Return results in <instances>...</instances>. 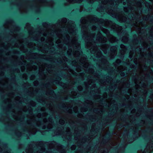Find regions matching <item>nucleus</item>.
<instances>
[{
  "label": "nucleus",
  "mask_w": 153,
  "mask_h": 153,
  "mask_svg": "<svg viewBox=\"0 0 153 153\" xmlns=\"http://www.w3.org/2000/svg\"><path fill=\"white\" fill-rule=\"evenodd\" d=\"M57 36L59 39L56 41V43H59L62 41L64 44L68 45L69 49L67 53L69 55L71 54L72 51L71 49H70V47L75 46L76 48L78 50L80 48L79 44L77 42V39L75 36L73 37L71 42L69 43L70 37L68 35H66L63 36L62 34H57Z\"/></svg>",
  "instance_id": "obj_1"
},
{
  "label": "nucleus",
  "mask_w": 153,
  "mask_h": 153,
  "mask_svg": "<svg viewBox=\"0 0 153 153\" xmlns=\"http://www.w3.org/2000/svg\"><path fill=\"white\" fill-rule=\"evenodd\" d=\"M84 27L82 26V31L83 33L84 38L85 40V45L87 48H90L92 53H96L95 47V42L93 41L94 37L95 32L91 34L88 33L84 30Z\"/></svg>",
  "instance_id": "obj_2"
},
{
  "label": "nucleus",
  "mask_w": 153,
  "mask_h": 153,
  "mask_svg": "<svg viewBox=\"0 0 153 153\" xmlns=\"http://www.w3.org/2000/svg\"><path fill=\"white\" fill-rule=\"evenodd\" d=\"M81 23L82 24L88 23L89 22L90 23L94 24L95 22V18L93 16L89 15L86 17H83L81 19Z\"/></svg>",
  "instance_id": "obj_3"
},
{
  "label": "nucleus",
  "mask_w": 153,
  "mask_h": 153,
  "mask_svg": "<svg viewBox=\"0 0 153 153\" xmlns=\"http://www.w3.org/2000/svg\"><path fill=\"white\" fill-rule=\"evenodd\" d=\"M66 28L70 34L73 35H75L76 33V29L75 28V25L74 22L73 21H70L68 22V25L66 26Z\"/></svg>",
  "instance_id": "obj_4"
},
{
  "label": "nucleus",
  "mask_w": 153,
  "mask_h": 153,
  "mask_svg": "<svg viewBox=\"0 0 153 153\" xmlns=\"http://www.w3.org/2000/svg\"><path fill=\"white\" fill-rule=\"evenodd\" d=\"M80 61L81 63L84 64L83 66L85 68H88L89 66L88 63L87 62V59L85 57H82L81 58Z\"/></svg>",
  "instance_id": "obj_5"
},
{
  "label": "nucleus",
  "mask_w": 153,
  "mask_h": 153,
  "mask_svg": "<svg viewBox=\"0 0 153 153\" xmlns=\"http://www.w3.org/2000/svg\"><path fill=\"white\" fill-rule=\"evenodd\" d=\"M67 22V19L66 18H63L60 21L59 20L58 21V24L60 25L62 27H65L66 25L65 23Z\"/></svg>",
  "instance_id": "obj_6"
},
{
  "label": "nucleus",
  "mask_w": 153,
  "mask_h": 153,
  "mask_svg": "<svg viewBox=\"0 0 153 153\" xmlns=\"http://www.w3.org/2000/svg\"><path fill=\"white\" fill-rule=\"evenodd\" d=\"M117 48L116 46H112L111 48V54H112V56H111V58H113L114 56L116 55L117 54Z\"/></svg>",
  "instance_id": "obj_7"
},
{
  "label": "nucleus",
  "mask_w": 153,
  "mask_h": 153,
  "mask_svg": "<svg viewBox=\"0 0 153 153\" xmlns=\"http://www.w3.org/2000/svg\"><path fill=\"white\" fill-rule=\"evenodd\" d=\"M41 2L42 3V5L43 6H46V5H50L52 7L53 4V3L52 2H51L49 3L47 2H46V0H41Z\"/></svg>",
  "instance_id": "obj_8"
},
{
  "label": "nucleus",
  "mask_w": 153,
  "mask_h": 153,
  "mask_svg": "<svg viewBox=\"0 0 153 153\" xmlns=\"http://www.w3.org/2000/svg\"><path fill=\"white\" fill-rule=\"evenodd\" d=\"M100 37L99 39V41L102 43L106 42L107 41V38L103 36L101 34L99 35Z\"/></svg>",
  "instance_id": "obj_9"
},
{
  "label": "nucleus",
  "mask_w": 153,
  "mask_h": 153,
  "mask_svg": "<svg viewBox=\"0 0 153 153\" xmlns=\"http://www.w3.org/2000/svg\"><path fill=\"white\" fill-rule=\"evenodd\" d=\"M108 39L109 41L111 43H114L117 41L116 38L112 35H110Z\"/></svg>",
  "instance_id": "obj_10"
},
{
  "label": "nucleus",
  "mask_w": 153,
  "mask_h": 153,
  "mask_svg": "<svg viewBox=\"0 0 153 153\" xmlns=\"http://www.w3.org/2000/svg\"><path fill=\"white\" fill-rule=\"evenodd\" d=\"M53 39L51 37H49L48 38L47 40H46L47 42L50 45H53Z\"/></svg>",
  "instance_id": "obj_11"
},
{
  "label": "nucleus",
  "mask_w": 153,
  "mask_h": 153,
  "mask_svg": "<svg viewBox=\"0 0 153 153\" xmlns=\"http://www.w3.org/2000/svg\"><path fill=\"white\" fill-rule=\"evenodd\" d=\"M67 1L71 3H80L82 2V0H67Z\"/></svg>",
  "instance_id": "obj_12"
},
{
  "label": "nucleus",
  "mask_w": 153,
  "mask_h": 153,
  "mask_svg": "<svg viewBox=\"0 0 153 153\" xmlns=\"http://www.w3.org/2000/svg\"><path fill=\"white\" fill-rule=\"evenodd\" d=\"M48 121L50 123H49L48 126L47 128H48L49 129H51L52 128V125L51 124L52 122V119L51 118H50L48 120Z\"/></svg>",
  "instance_id": "obj_13"
},
{
  "label": "nucleus",
  "mask_w": 153,
  "mask_h": 153,
  "mask_svg": "<svg viewBox=\"0 0 153 153\" xmlns=\"http://www.w3.org/2000/svg\"><path fill=\"white\" fill-rule=\"evenodd\" d=\"M120 48L122 49V50L121 51V52H122V53L124 54L126 51V47L125 46L121 44L120 46Z\"/></svg>",
  "instance_id": "obj_14"
},
{
  "label": "nucleus",
  "mask_w": 153,
  "mask_h": 153,
  "mask_svg": "<svg viewBox=\"0 0 153 153\" xmlns=\"http://www.w3.org/2000/svg\"><path fill=\"white\" fill-rule=\"evenodd\" d=\"M73 54L74 56L77 57L79 55L80 53L79 51H76L74 52H73Z\"/></svg>",
  "instance_id": "obj_15"
},
{
  "label": "nucleus",
  "mask_w": 153,
  "mask_h": 153,
  "mask_svg": "<svg viewBox=\"0 0 153 153\" xmlns=\"http://www.w3.org/2000/svg\"><path fill=\"white\" fill-rule=\"evenodd\" d=\"M37 68V67L36 66L34 65L32 67H30V69H29V68H28V70L29 71H31L32 70H36Z\"/></svg>",
  "instance_id": "obj_16"
},
{
  "label": "nucleus",
  "mask_w": 153,
  "mask_h": 153,
  "mask_svg": "<svg viewBox=\"0 0 153 153\" xmlns=\"http://www.w3.org/2000/svg\"><path fill=\"white\" fill-rule=\"evenodd\" d=\"M122 40L123 42H126L128 41V38L124 36L123 37Z\"/></svg>",
  "instance_id": "obj_17"
},
{
  "label": "nucleus",
  "mask_w": 153,
  "mask_h": 153,
  "mask_svg": "<svg viewBox=\"0 0 153 153\" xmlns=\"http://www.w3.org/2000/svg\"><path fill=\"white\" fill-rule=\"evenodd\" d=\"M10 25V23L9 22H7L6 23H5L4 26L5 28H8L9 27V26Z\"/></svg>",
  "instance_id": "obj_18"
},
{
  "label": "nucleus",
  "mask_w": 153,
  "mask_h": 153,
  "mask_svg": "<svg viewBox=\"0 0 153 153\" xmlns=\"http://www.w3.org/2000/svg\"><path fill=\"white\" fill-rule=\"evenodd\" d=\"M45 67L43 65H41L39 67V71H43L44 70Z\"/></svg>",
  "instance_id": "obj_19"
},
{
  "label": "nucleus",
  "mask_w": 153,
  "mask_h": 153,
  "mask_svg": "<svg viewBox=\"0 0 153 153\" xmlns=\"http://www.w3.org/2000/svg\"><path fill=\"white\" fill-rule=\"evenodd\" d=\"M59 122L60 124L63 125L64 124L65 122L64 120H63L62 119H60L59 120Z\"/></svg>",
  "instance_id": "obj_20"
},
{
  "label": "nucleus",
  "mask_w": 153,
  "mask_h": 153,
  "mask_svg": "<svg viewBox=\"0 0 153 153\" xmlns=\"http://www.w3.org/2000/svg\"><path fill=\"white\" fill-rule=\"evenodd\" d=\"M71 94L73 96V97H75V96H76L77 95V93L75 91H72L71 92Z\"/></svg>",
  "instance_id": "obj_21"
},
{
  "label": "nucleus",
  "mask_w": 153,
  "mask_h": 153,
  "mask_svg": "<svg viewBox=\"0 0 153 153\" xmlns=\"http://www.w3.org/2000/svg\"><path fill=\"white\" fill-rule=\"evenodd\" d=\"M86 103H88L90 105H92L93 104V103L91 101L87 100L85 101Z\"/></svg>",
  "instance_id": "obj_22"
},
{
  "label": "nucleus",
  "mask_w": 153,
  "mask_h": 153,
  "mask_svg": "<svg viewBox=\"0 0 153 153\" xmlns=\"http://www.w3.org/2000/svg\"><path fill=\"white\" fill-rule=\"evenodd\" d=\"M34 45V44L32 43H30L28 44V46L29 47L31 48L33 47Z\"/></svg>",
  "instance_id": "obj_23"
},
{
  "label": "nucleus",
  "mask_w": 153,
  "mask_h": 153,
  "mask_svg": "<svg viewBox=\"0 0 153 153\" xmlns=\"http://www.w3.org/2000/svg\"><path fill=\"white\" fill-rule=\"evenodd\" d=\"M23 78L25 79H27V76L26 74H24L22 75Z\"/></svg>",
  "instance_id": "obj_24"
},
{
  "label": "nucleus",
  "mask_w": 153,
  "mask_h": 153,
  "mask_svg": "<svg viewBox=\"0 0 153 153\" xmlns=\"http://www.w3.org/2000/svg\"><path fill=\"white\" fill-rule=\"evenodd\" d=\"M74 111L75 113H76L78 111V108L77 107H75L74 108Z\"/></svg>",
  "instance_id": "obj_25"
},
{
  "label": "nucleus",
  "mask_w": 153,
  "mask_h": 153,
  "mask_svg": "<svg viewBox=\"0 0 153 153\" xmlns=\"http://www.w3.org/2000/svg\"><path fill=\"white\" fill-rule=\"evenodd\" d=\"M107 48L106 47H105V48L104 49H103L102 48V47L101 48V49L104 51V52L105 53H106V51H107Z\"/></svg>",
  "instance_id": "obj_26"
},
{
  "label": "nucleus",
  "mask_w": 153,
  "mask_h": 153,
  "mask_svg": "<svg viewBox=\"0 0 153 153\" xmlns=\"http://www.w3.org/2000/svg\"><path fill=\"white\" fill-rule=\"evenodd\" d=\"M43 26L45 28H47L48 27V24H47L46 23H44L43 24Z\"/></svg>",
  "instance_id": "obj_27"
},
{
  "label": "nucleus",
  "mask_w": 153,
  "mask_h": 153,
  "mask_svg": "<svg viewBox=\"0 0 153 153\" xmlns=\"http://www.w3.org/2000/svg\"><path fill=\"white\" fill-rule=\"evenodd\" d=\"M20 10L22 13H25L26 12V8H23L22 10V8H21Z\"/></svg>",
  "instance_id": "obj_28"
},
{
  "label": "nucleus",
  "mask_w": 153,
  "mask_h": 153,
  "mask_svg": "<svg viewBox=\"0 0 153 153\" xmlns=\"http://www.w3.org/2000/svg\"><path fill=\"white\" fill-rule=\"evenodd\" d=\"M39 83L37 81H35L34 82L33 84L34 85L37 86L38 85Z\"/></svg>",
  "instance_id": "obj_29"
},
{
  "label": "nucleus",
  "mask_w": 153,
  "mask_h": 153,
  "mask_svg": "<svg viewBox=\"0 0 153 153\" xmlns=\"http://www.w3.org/2000/svg\"><path fill=\"white\" fill-rule=\"evenodd\" d=\"M96 30V26L95 25H93L91 28V30L92 31H95Z\"/></svg>",
  "instance_id": "obj_30"
},
{
  "label": "nucleus",
  "mask_w": 153,
  "mask_h": 153,
  "mask_svg": "<svg viewBox=\"0 0 153 153\" xmlns=\"http://www.w3.org/2000/svg\"><path fill=\"white\" fill-rule=\"evenodd\" d=\"M33 131H31V133L33 134H35L36 132V129L35 128H34L33 129Z\"/></svg>",
  "instance_id": "obj_31"
},
{
  "label": "nucleus",
  "mask_w": 153,
  "mask_h": 153,
  "mask_svg": "<svg viewBox=\"0 0 153 153\" xmlns=\"http://www.w3.org/2000/svg\"><path fill=\"white\" fill-rule=\"evenodd\" d=\"M76 146L75 145H73L71 147V149L72 150H74L76 149Z\"/></svg>",
  "instance_id": "obj_32"
},
{
  "label": "nucleus",
  "mask_w": 153,
  "mask_h": 153,
  "mask_svg": "<svg viewBox=\"0 0 153 153\" xmlns=\"http://www.w3.org/2000/svg\"><path fill=\"white\" fill-rule=\"evenodd\" d=\"M21 70L23 72L25 71V68L24 66H22L21 67Z\"/></svg>",
  "instance_id": "obj_33"
},
{
  "label": "nucleus",
  "mask_w": 153,
  "mask_h": 153,
  "mask_svg": "<svg viewBox=\"0 0 153 153\" xmlns=\"http://www.w3.org/2000/svg\"><path fill=\"white\" fill-rule=\"evenodd\" d=\"M78 89L79 91H81L82 89V86H79L78 87Z\"/></svg>",
  "instance_id": "obj_34"
},
{
  "label": "nucleus",
  "mask_w": 153,
  "mask_h": 153,
  "mask_svg": "<svg viewBox=\"0 0 153 153\" xmlns=\"http://www.w3.org/2000/svg\"><path fill=\"white\" fill-rule=\"evenodd\" d=\"M49 33V31H46V33H43V35L45 36H46L47 35V33L48 34Z\"/></svg>",
  "instance_id": "obj_35"
},
{
  "label": "nucleus",
  "mask_w": 153,
  "mask_h": 153,
  "mask_svg": "<svg viewBox=\"0 0 153 153\" xmlns=\"http://www.w3.org/2000/svg\"><path fill=\"white\" fill-rule=\"evenodd\" d=\"M20 98L19 97H16L15 100L17 101H20Z\"/></svg>",
  "instance_id": "obj_36"
},
{
  "label": "nucleus",
  "mask_w": 153,
  "mask_h": 153,
  "mask_svg": "<svg viewBox=\"0 0 153 153\" xmlns=\"http://www.w3.org/2000/svg\"><path fill=\"white\" fill-rule=\"evenodd\" d=\"M30 26V25L29 23H27L26 25L25 28H28Z\"/></svg>",
  "instance_id": "obj_37"
},
{
  "label": "nucleus",
  "mask_w": 153,
  "mask_h": 153,
  "mask_svg": "<svg viewBox=\"0 0 153 153\" xmlns=\"http://www.w3.org/2000/svg\"><path fill=\"white\" fill-rule=\"evenodd\" d=\"M38 117L39 118L42 117V115L40 113H39L37 115Z\"/></svg>",
  "instance_id": "obj_38"
},
{
  "label": "nucleus",
  "mask_w": 153,
  "mask_h": 153,
  "mask_svg": "<svg viewBox=\"0 0 153 153\" xmlns=\"http://www.w3.org/2000/svg\"><path fill=\"white\" fill-rule=\"evenodd\" d=\"M87 110V108H85L84 110H83L82 108L81 109V111H86Z\"/></svg>",
  "instance_id": "obj_39"
},
{
  "label": "nucleus",
  "mask_w": 153,
  "mask_h": 153,
  "mask_svg": "<svg viewBox=\"0 0 153 153\" xmlns=\"http://www.w3.org/2000/svg\"><path fill=\"white\" fill-rule=\"evenodd\" d=\"M34 78L35 76L34 75L30 77V79H33Z\"/></svg>",
  "instance_id": "obj_40"
},
{
  "label": "nucleus",
  "mask_w": 153,
  "mask_h": 153,
  "mask_svg": "<svg viewBox=\"0 0 153 153\" xmlns=\"http://www.w3.org/2000/svg\"><path fill=\"white\" fill-rule=\"evenodd\" d=\"M47 114L46 113H44L42 114V116L44 117L46 116Z\"/></svg>",
  "instance_id": "obj_41"
},
{
  "label": "nucleus",
  "mask_w": 153,
  "mask_h": 153,
  "mask_svg": "<svg viewBox=\"0 0 153 153\" xmlns=\"http://www.w3.org/2000/svg\"><path fill=\"white\" fill-rule=\"evenodd\" d=\"M129 57L130 58H131L132 57V54L131 52H130L129 53Z\"/></svg>",
  "instance_id": "obj_42"
},
{
  "label": "nucleus",
  "mask_w": 153,
  "mask_h": 153,
  "mask_svg": "<svg viewBox=\"0 0 153 153\" xmlns=\"http://www.w3.org/2000/svg\"><path fill=\"white\" fill-rule=\"evenodd\" d=\"M70 131V129L69 128H67L66 129V131L67 132H68Z\"/></svg>",
  "instance_id": "obj_43"
},
{
  "label": "nucleus",
  "mask_w": 153,
  "mask_h": 153,
  "mask_svg": "<svg viewBox=\"0 0 153 153\" xmlns=\"http://www.w3.org/2000/svg\"><path fill=\"white\" fill-rule=\"evenodd\" d=\"M43 121L44 123H45L46 122H47L48 121H47V119H44L43 120Z\"/></svg>",
  "instance_id": "obj_44"
},
{
  "label": "nucleus",
  "mask_w": 153,
  "mask_h": 153,
  "mask_svg": "<svg viewBox=\"0 0 153 153\" xmlns=\"http://www.w3.org/2000/svg\"><path fill=\"white\" fill-rule=\"evenodd\" d=\"M37 125L38 126H39L41 125V123L40 122H37L36 123Z\"/></svg>",
  "instance_id": "obj_45"
},
{
  "label": "nucleus",
  "mask_w": 153,
  "mask_h": 153,
  "mask_svg": "<svg viewBox=\"0 0 153 153\" xmlns=\"http://www.w3.org/2000/svg\"><path fill=\"white\" fill-rule=\"evenodd\" d=\"M116 62L117 63H120V60L119 59H117L116 60Z\"/></svg>",
  "instance_id": "obj_46"
},
{
  "label": "nucleus",
  "mask_w": 153,
  "mask_h": 153,
  "mask_svg": "<svg viewBox=\"0 0 153 153\" xmlns=\"http://www.w3.org/2000/svg\"><path fill=\"white\" fill-rule=\"evenodd\" d=\"M45 39L43 37H42L41 38V40L42 41H43L45 40Z\"/></svg>",
  "instance_id": "obj_47"
},
{
  "label": "nucleus",
  "mask_w": 153,
  "mask_h": 153,
  "mask_svg": "<svg viewBox=\"0 0 153 153\" xmlns=\"http://www.w3.org/2000/svg\"><path fill=\"white\" fill-rule=\"evenodd\" d=\"M41 150L43 151H44L45 150V149L44 147H42L41 148Z\"/></svg>",
  "instance_id": "obj_48"
},
{
  "label": "nucleus",
  "mask_w": 153,
  "mask_h": 153,
  "mask_svg": "<svg viewBox=\"0 0 153 153\" xmlns=\"http://www.w3.org/2000/svg\"><path fill=\"white\" fill-rule=\"evenodd\" d=\"M92 83V80H89L88 81V83L89 84H91Z\"/></svg>",
  "instance_id": "obj_49"
},
{
  "label": "nucleus",
  "mask_w": 153,
  "mask_h": 153,
  "mask_svg": "<svg viewBox=\"0 0 153 153\" xmlns=\"http://www.w3.org/2000/svg\"><path fill=\"white\" fill-rule=\"evenodd\" d=\"M66 49H67L66 47H65V46H64L63 48V50L64 51H65V50H66Z\"/></svg>",
  "instance_id": "obj_50"
},
{
  "label": "nucleus",
  "mask_w": 153,
  "mask_h": 153,
  "mask_svg": "<svg viewBox=\"0 0 153 153\" xmlns=\"http://www.w3.org/2000/svg\"><path fill=\"white\" fill-rule=\"evenodd\" d=\"M45 110V108H44L42 107L41 109V110L42 111H44Z\"/></svg>",
  "instance_id": "obj_51"
},
{
  "label": "nucleus",
  "mask_w": 153,
  "mask_h": 153,
  "mask_svg": "<svg viewBox=\"0 0 153 153\" xmlns=\"http://www.w3.org/2000/svg\"><path fill=\"white\" fill-rule=\"evenodd\" d=\"M97 36H98V35H97ZM99 38H98V36H96V41H97L98 40H99Z\"/></svg>",
  "instance_id": "obj_52"
},
{
  "label": "nucleus",
  "mask_w": 153,
  "mask_h": 153,
  "mask_svg": "<svg viewBox=\"0 0 153 153\" xmlns=\"http://www.w3.org/2000/svg\"><path fill=\"white\" fill-rule=\"evenodd\" d=\"M82 116V115L81 114H79L78 115V117H81Z\"/></svg>",
  "instance_id": "obj_53"
},
{
  "label": "nucleus",
  "mask_w": 153,
  "mask_h": 153,
  "mask_svg": "<svg viewBox=\"0 0 153 153\" xmlns=\"http://www.w3.org/2000/svg\"><path fill=\"white\" fill-rule=\"evenodd\" d=\"M90 71H91V73H93V70L92 69H91L90 70Z\"/></svg>",
  "instance_id": "obj_54"
},
{
  "label": "nucleus",
  "mask_w": 153,
  "mask_h": 153,
  "mask_svg": "<svg viewBox=\"0 0 153 153\" xmlns=\"http://www.w3.org/2000/svg\"><path fill=\"white\" fill-rule=\"evenodd\" d=\"M33 106H35V105H36V104H35V102H33Z\"/></svg>",
  "instance_id": "obj_55"
},
{
  "label": "nucleus",
  "mask_w": 153,
  "mask_h": 153,
  "mask_svg": "<svg viewBox=\"0 0 153 153\" xmlns=\"http://www.w3.org/2000/svg\"><path fill=\"white\" fill-rule=\"evenodd\" d=\"M76 70H77V71L79 72V71H81V70H80V69H79V70H78V69H76Z\"/></svg>",
  "instance_id": "obj_56"
},
{
  "label": "nucleus",
  "mask_w": 153,
  "mask_h": 153,
  "mask_svg": "<svg viewBox=\"0 0 153 153\" xmlns=\"http://www.w3.org/2000/svg\"><path fill=\"white\" fill-rule=\"evenodd\" d=\"M105 22L107 23H108V22H108V21H107V20L105 21Z\"/></svg>",
  "instance_id": "obj_57"
},
{
  "label": "nucleus",
  "mask_w": 153,
  "mask_h": 153,
  "mask_svg": "<svg viewBox=\"0 0 153 153\" xmlns=\"http://www.w3.org/2000/svg\"><path fill=\"white\" fill-rule=\"evenodd\" d=\"M71 72L72 74H74V71L72 70H71Z\"/></svg>",
  "instance_id": "obj_58"
},
{
  "label": "nucleus",
  "mask_w": 153,
  "mask_h": 153,
  "mask_svg": "<svg viewBox=\"0 0 153 153\" xmlns=\"http://www.w3.org/2000/svg\"><path fill=\"white\" fill-rule=\"evenodd\" d=\"M53 147H54L53 146H52L51 147L50 146H49V147H50L51 148H53Z\"/></svg>",
  "instance_id": "obj_59"
},
{
  "label": "nucleus",
  "mask_w": 153,
  "mask_h": 153,
  "mask_svg": "<svg viewBox=\"0 0 153 153\" xmlns=\"http://www.w3.org/2000/svg\"><path fill=\"white\" fill-rule=\"evenodd\" d=\"M105 26L106 27H107L108 26V25H106V24H105Z\"/></svg>",
  "instance_id": "obj_60"
},
{
  "label": "nucleus",
  "mask_w": 153,
  "mask_h": 153,
  "mask_svg": "<svg viewBox=\"0 0 153 153\" xmlns=\"http://www.w3.org/2000/svg\"><path fill=\"white\" fill-rule=\"evenodd\" d=\"M67 58H66V59H65V60H66V61H67Z\"/></svg>",
  "instance_id": "obj_61"
},
{
  "label": "nucleus",
  "mask_w": 153,
  "mask_h": 153,
  "mask_svg": "<svg viewBox=\"0 0 153 153\" xmlns=\"http://www.w3.org/2000/svg\"><path fill=\"white\" fill-rule=\"evenodd\" d=\"M96 52H97V47H96Z\"/></svg>",
  "instance_id": "obj_62"
},
{
  "label": "nucleus",
  "mask_w": 153,
  "mask_h": 153,
  "mask_svg": "<svg viewBox=\"0 0 153 153\" xmlns=\"http://www.w3.org/2000/svg\"><path fill=\"white\" fill-rule=\"evenodd\" d=\"M60 48H62V47H60Z\"/></svg>",
  "instance_id": "obj_63"
},
{
  "label": "nucleus",
  "mask_w": 153,
  "mask_h": 153,
  "mask_svg": "<svg viewBox=\"0 0 153 153\" xmlns=\"http://www.w3.org/2000/svg\"><path fill=\"white\" fill-rule=\"evenodd\" d=\"M37 153H39V152L37 151Z\"/></svg>",
  "instance_id": "obj_64"
}]
</instances>
